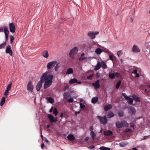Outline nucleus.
I'll list each match as a JSON object with an SVG mask.
<instances>
[{"mask_svg": "<svg viewBox=\"0 0 150 150\" xmlns=\"http://www.w3.org/2000/svg\"><path fill=\"white\" fill-rule=\"evenodd\" d=\"M53 76L49 74L48 71L44 73L42 75L41 77V80L43 81H45L44 88L46 89L50 86L52 82V80Z\"/></svg>", "mask_w": 150, "mask_h": 150, "instance_id": "obj_1", "label": "nucleus"}, {"mask_svg": "<svg viewBox=\"0 0 150 150\" xmlns=\"http://www.w3.org/2000/svg\"><path fill=\"white\" fill-rule=\"evenodd\" d=\"M78 51V49L76 47H75L72 49L69 53V57L72 59L74 58V54H76Z\"/></svg>", "mask_w": 150, "mask_h": 150, "instance_id": "obj_2", "label": "nucleus"}, {"mask_svg": "<svg viewBox=\"0 0 150 150\" xmlns=\"http://www.w3.org/2000/svg\"><path fill=\"white\" fill-rule=\"evenodd\" d=\"M85 54L83 53L81 54L80 57L79 58V61L86 60V61L91 60L93 58V57H85L84 56Z\"/></svg>", "mask_w": 150, "mask_h": 150, "instance_id": "obj_3", "label": "nucleus"}, {"mask_svg": "<svg viewBox=\"0 0 150 150\" xmlns=\"http://www.w3.org/2000/svg\"><path fill=\"white\" fill-rule=\"evenodd\" d=\"M97 117L99 119L101 123L103 124H105L107 122V120L105 116L103 117L98 116Z\"/></svg>", "mask_w": 150, "mask_h": 150, "instance_id": "obj_4", "label": "nucleus"}, {"mask_svg": "<svg viewBox=\"0 0 150 150\" xmlns=\"http://www.w3.org/2000/svg\"><path fill=\"white\" fill-rule=\"evenodd\" d=\"M57 62L55 61L50 62L48 63L47 65V67L48 69L53 68L56 64Z\"/></svg>", "mask_w": 150, "mask_h": 150, "instance_id": "obj_5", "label": "nucleus"}, {"mask_svg": "<svg viewBox=\"0 0 150 150\" xmlns=\"http://www.w3.org/2000/svg\"><path fill=\"white\" fill-rule=\"evenodd\" d=\"M99 33V32L96 31L93 32L92 31H89L88 33V35L89 37L91 39H94L96 37V35Z\"/></svg>", "mask_w": 150, "mask_h": 150, "instance_id": "obj_6", "label": "nucleus"}, {"mask_svg": "<svg viewBox=\"0 0 150 150\" xmlns=\"http://www.w3.org/2000/svg\"><path fill=\"white\" fill-rule=\"evenodd\" d=\"M33 88L32 82L31 81H29L27 86V90L29 92H32L33 91Z\"/></svg>", "mask_w": 150, "mask_h": 150, "instance_id": "obj_7", "label": "nucleus"}, {"mask_svg": "<svg viewBox=\"0 0 150 150\" xmlns=\"http://www.w3.org/2000/svg\"><path fill=\"white\" fill-rule=\"evenodd\" d=\"M10 32L12 33H14L16 31V28L15 25L13 23H10L9 25Z\"/></svg>", "mask_w": 150, "mask_h": 150, "instance_id": "obj_8", "label": "nucleus"}, {"mask_svg": "<svg viewBox=\"0 0 150 150\" xmlns=\"http://www.w3.org/2000/svg\"><path fill=\"white\" fill-rule=\"evenodd\" d=\"M4 32L5 35L6 40H7L9 32L7 26H5L4 27Z\"/></svg>", "mask_w": 150, "mask_h": 150, "instance_id": "obj_9", "label": "nucleus"}, {"mask_svg": "<svg viewBox=\"0 0 150 150\" xmlns=\"http://www.w3.org/2000/svg\"><path fill=\"white\" fill-rule=\"evenodd\" d=\"M47 117L50 119V122H56L57 121V117L54 118V116L52 115L49 114L47 115Z\"/></svg>", "mask_w": 150, "mask_h": 150, "instance_id": "obj_10", "label": "nucleus"}, {"mask_svg": "<svg viewBox=\"0 0 150 150\" xmlns=\"http://www.w3.org/2000/svg\"><path fill=\"white\" fill-rule=\"evenodd\" d=\"M6 52L7 54H9L11 56L12 55V51L10 45H8L7 46L6 49Z\"/></svg>", "mask_w": 150, "mask_h": 150, "instance_id": "obj_11", "label": "nucleus"}, {"mask_svg": "<svg viewBox=\"0 0 150 150\" xmlns=\"http://www.w3.org/2000/svg\"><path fill=\"white\" fill-rule=\"evenodd\" d=\"M92 85L96 89L99 88L100 87L99 80H97L94 83H93Z\"/></svg>", "mask_w": 150, "mask_h": 150, "instance_id": "obj_12", "label": "nucleus"}, {"mask_svg": "<svg viewBox=\"0 0 150 150\" xmlns=\"http://www.w3.org/2000/svg\"><path fill=\"white\" fill-rule=\"evenodd\" d=\"M132 51L134 53H138L140 51L138 47L135 45H134L132 48Z\"/></svg>", "mask_w": 150, "mask_h": 150, "instance_id": "obj_13", "label": "nucleus"}, {"mask_svg": "<svg viewBox=\"0 0 150 150\" xmlns=\"http://www.w3.org/2000/svg\"><path fill=\"white\" fill-rule=\"evenodd\" d=\"M42 82V81L40 79V81L38 82L36 86V89L37 91H39L41 88Z\"/></svg>", "mask_w": 150, "mask_h": 150, "instance_id": "obj_14", "label": "nucleus"}, {"mask_svg": "<svg viewBox=\"0 0 150 150\" xmlns=\"http://www.w3.org/2000/svg\"><path fill=\"white\" fill-rule=\"evenodd\" d=\"M116 126L117 128H121L124 126L123 123L122 121H118L116 123Z\"/></svg>", "mask_w": 150, "mask_h": 150, "instance_id": "obj_15", "label": "nucleus"}, {"mask_svg": "<svg viewBox=\"0 0 150 150\" xmlns=\"http://www.w3.org/2000/svg\"><path fill=\"white\" fill-rule=\"evenodd\" d=\"M101 67V64L100 62H98L97 64L95 66L94 69L95 70H97L99 69Z\"/></svg>", "mask_w": 150, "mask_h": 150, "instance_id": "obj_16", "label": "nucleus"}, {"mask_svg": "<svg viewBox=\"0 0 150 150\" xmlns=\"http://www.w3.org/2000/svg\"><path fill=\"white\" fill-rule=\"evenodd\" d=\"M67 138L69 141H73L75 139V137L73 134H69L67 137Z\"/></svg>", "mask_w": 150, "mask_h": 150, "instance_id": "obj_17", "label": "nucleus"}, {"mask_svg": "<svg viewBox=\"0 0 150 150\" xmlns=\"http://www.w3.org/2000/svg\"><path fill=\"white\" fill-rule=\"evenodd\" d=\"M132 97L133 100H134L136 102H140V98L139 97H137L136 95H132Z\"/></svg>", "mask_w": 150, "mask_h": 150, "instance_id": "obj_18", "label": "nucleus"}, {"mask_svg": "<svg viewBox=\"0 0 150 150\" xmlns=\"http://www.w3.org/2000/svg\"><path fill=\"white\" fill-rule=\"evenodd\" d=\"M42 56L46 58H47L49 57V54L48 51L45 50L43 51L42 52Z\"/></svg>", "mask_w": 150, "mask_h": 150, "instance_id": "obj_19", "label": "nucleus"}, {"mask_svg": "<svg viewBox=\"0 0 150 150\" xmlns=\"http://www.w3.org/2000/svg\"><path fill=\"white\" fill-rule=\"evenodd\" d=\"M102 52V50L100 48H97L95 50V52L97 54L99 55Z\"/></svg>", "mask_w": 150, "mask_h": 150, "instance_id": "obj_20", "label": "nucleus"}, {"mask_svg": "<svg viewBox=\"0 0 150 150\" xmlns=\"http://www.w3.org/2000/svg\"><path fill=\"white\" fill-rule=\"evenodd\" d=\"M115 115L114 113L110 111L108 113L107 117L108 118H110Z\"/></svg>", "mask_w": 150, "mask_h": 150, "instance_id": "obj_21", "label": "nucleus"}, {"mask_svg": "<svg viewBox=\"0 0 150 150\" xmlns=\"http://www.w3.org/2000/svg\"><path fill=\"white\" fill-rule=\"evenodd\" d=\"M77 81L78 80L74 78L71 79L69 81V83L70 84H72L77 82Z\"/></svg>", "mask_w": 150, "mask_h": 150, "instance_id": "obj_22", "label": "nucleus"}, {"mask_svg": "<svg viewBox=\"0 0 150 150\" xmlns=\"http://www.w3.org/2000/svg\"><path fill=\"white\" fill-rule=\"evenodd\" d=\"M112 107V105L110 104H109L105 106L104 110L105 111H107L110 109Z\"/></svg>", "mask_w": 150, "mask_h": 150, "instance_id": "obj_23", "label": "nucleus"}, {"mask_svg": "<svg viewBox=\"0 0 150 150\" xmlns=\"http://www.w3.org/2000/svg\"><path fill=\"white\" fill-rule=\"evenodd\" d=\"M73 70L72 68H68L67 70L66 74H71L73 73Z\"/></svg>", "mask_w": 150, "mask_h": 150, "instance_id": "obj_24", "label": "nucleus"}, {"mask_svg": "<svg viewBox=\"0 0 150 150\" xmlns=\"http://www.w3.org/2000/svg\"><path fill=\"white\" fill-rule=\"evenodd\" d=\"M46 99L50 103L52 104L54 102V99L51 97H46Z\"/></svg>", "mask_w": 150, "mask_h": 150, "instance_id": "obj_25", "label": "nucleus"}, {"mask_svg": "<svg viewBox=\"0 0 150 150\" xmlns=\"http://www.w3.org/2000/svg\"><path fill=\"white\" fill-rule=\"evenodd\" d=\"M100 63L101 64V67L102 66L103 69H105L107 68V66L105 62H104L103 61H101L100 62Z\"/></svg>", "mask_w": 150, "mask_h": 150, "instance_id": "obj_26", "label": "nucleus"}, {"mask_svg": "<svg viewBox=\"0 0 150 150\" xmlns=\"http://www.w3.org/2000/svg\"><path fill=\"white\" fill-rule=\"evenodd\" d=\"M104 134L105 135L109 136L112 134V132L110 130H108V131H105L104 132Z\"/></svg>", "mask_w": 150, "mask_h": 150, "instance_id": "obj_27", "label": "nucleus"}, {"mask_svg": "<svg viewBox=\"0 0 150 150\" xmlns=\"http://www.w3.org/2000/svg\"><path fill=\"white\" fill-rule=\"evenodd\" d=\"M128 143L127 142H121L119 143V145L121 147H124L126 146Z\"/></svg>", "mask_w": 150, "mask_h": 150, "instance_id": "obj_28", "label": "nucleus"}, {"mask_svg": "<svg viewBox=\"0 0 150 150\" xmlns=\"http://www.w3.org/2000/svg\"><path fill=\"white\" fill-rule=\"evenodd\" d=\"M129 110L132 114H134L135 113V109L132 107H130L129 108Z\"/></svg>", "mask_w": 150, "mask_h": 150, "instance_id": "obj_29", "label": "nucleus"}, {"mask_svg": "<svg viewBox=\"0 0 150 150\" xmlns=\"http://www.w3.org/2000/svg\"><path fill=\"white\" fill-rule=\"evenodd\" d=\"M103 52H104L107 53L108 54H112V53L109 51L108 49L106 48H103V50H102Z\"/></svg>", "mask_w": 150, "mask_h": 150, "instance_id": "obj_30", "label": "nucleus"}, {"mask_svg": "<svg viewBox=\"0 0 150 150\" xmlns=\"http://www.w3.org/2000/svg\"><path fill=\"white\" fill-rule=\"evenodd\" d=\"M127 102L130 104H132L133 102V99L130 98L129 97H128L126 99Z\"/></svg>", "mask_w": 150, "mask_h": 150, "instance_id": "obj_31", "label": "nucleus"}, {"mask_svg": "<svg viewBox=\"0 0 150 150\" xmlns=\"http://www.w3.org/2000/svg\"><path fill=\"white\" fill-rule=\"evenodd\" d=\"M6 98L3 97L2 98V100L1 101L0 103V105L1 106H2L4 103L5 101Z\"/></svg>", "mask_w": 150, "mask_h": 150, "instance_id": "obj_32", "label": "nucleus"}, {"mask_svg": "<svg viewBox=\"0 0 150 150\" xmlns=\"http://www.w3.org/2000/svg\"><path fill=\"white\" fill-rule=\"evenodd\" d=\"M90 135L92 139L94 140L96 136V134L93 131H91L90 133Z\"/></svg>", "mask_w": 150, "mask_h": 150, "instance_id": "obj_33", "label": "nucleus"}, {"mask_svg": "<svg viewBox=\"0 0 150 150\" xmlns=\"http://www.w3.org/2000/svg\"><path fill=\"white\" fill-rule=\"evenodd\" d=\"M98 98L97 97H93L92 98L91 102L93 103H96L98 100Z\"/></svg>", "mask_w": 150, "mask_h": 150, "instance_id": "obj_34", "label": "nucleus"}, {"mask_svg": "<svg viewBox=\"0 0 150 150\" xmlns=\"http://www.w3.org/2000/svg\"><path fill=\"white\" fill-rule=\"evenodd\" d=\"M100 150H110V149L109 148H108L104 146L101 147L100 148Z\"/></svg>", "mask_w": 150, "mask_h": 150, "instance_id": "obj_35", "label": "nucleus"}, {"mask_svg": "<svg viewBox=\"0 0 150 150\" xmlns=\"http://www.w3.org/2000/svg\"><path fill=\"white\" fill-rule=\"evenodd\" d=\"M115 76V75L114 73L112 74L110 73L109 75V78L111 79L114 78Z\"/></svg>", "mask_w": 150, "mask_h": 150, "instance_id": "obj_36", "label": "nucleus"}, {"mask_svg": "<svg viewBox=\"0 0 150 150\" xmlns=\"http://www.w3.org/2000/svg\"><path fill=\"white\" fill-rule=\"evenodd\" d=\"M53 114L55 115H56L58 113V112L57 111V108H54V110H53Z\"/></svg>", "mask_w": 150, "mask_h": 150, "instance_id": "obj_37", "label": "nucleus"}, {"mask_svg": "<svg viewBox=\"0 0 150 150\" xmlns=\"http://www.w3.org/2000/svg\"><path fill=\"white\" fill-rule=\"evenodd\" d=\"M121 83V81L120 80L116 84V88L117 89L119 87Z\"/></svg>", "mask_w": 150, "mask_h": 150, "instance_id": "obj_38", "label": "nucleus"}, {"mask_svg": "<svg viewBox=\"0 0 150 150\" xmlns=\"http://www.w3.org/2000/svg\"><path fill=\"white\" fill-rule=\"evenodd\" d=\"M10 43L12 44L13 42L14 39V38L12 35H10Z\"/></svg>", "mask_w": 150, "mask_h": 150, "instance_id": "obj_39", "label": "nucleus"}, {"mask_svg": "<svg viewBox=\"0 0 150 150\" xmlns=\"http://www.w3.org/2000/svg\"><path fill=\"white\" fill-rule=\"evenodd\" d=\"M11 83H10L9 84L6 88V90L8 91H9L11 89Z\"/></svg>", "mask_w": 150, "mask_h": 150, "instance_id": "obj_40", "label": "nucleus"}, {"mask_svg": "<svg viewBox=\"0 0 150 150\" xmlns=\"http://www.w3.org/2000/svg\"><path fill=\"white\" fill-rule=\"evenodd\" d=\"M6 45V43L5 42H3L0 45V49L3 48Z\"/></svg>", "mask_w": 150, "mask_h": 150, "instance_id": "obj_41", "label": "nucleus"}, {"mask_svg": "<svg viewBox=\"0 0 150 150\" xmlns=\"http://www.w3.org/2000/svg\"><path fill=\"white\" fill-rule=\"evenodd\" d=\"M64 96L65 98H67L69 97L68 93L67 92L64 93Z\"/></svg>", "mask_w": 150, "mask_h": 150, "instance_id": "obj_42", "label": "nucleus"}, {"mask_svg": "<svg viewBox=\"0 0 150 150\" xmlns=\"http://www.w3.org/2000/svg\"><path fill=\"white\" fill-rule=\"evenodd\" d=\"M118 114L119 116L122 117L123 115V113L122 111H119L118 112Z\"/></svg>", "mask_w": 150, "mask_h": 150, "instance_id": "obj_43", "label": "nucleus"}, {"mask_svg": "<svg viewBox=\"0 0 150 150\" xmlns=\"http://www.w3.org/2000/svg\"><path fill=\"white\" fill-rule=\"evenodd\" d=\"M109 55V59L112 61H113V57H114L112 54H108Z\"/></svg>", "mask_w": 150, "mask_h": 150, "instance_id": "obj_44", "label": "nucleus"}, {"mask_svg": "<svg viewBox=\"0 0 150 150\" xmlns=\"http://www.w3.org/2000/svg\"><path fill=\"white\" fill-rule=\"evenodd\" d=\"M60 67V66L59 65V64H57L56 65L54 69L55 71H57V70Z\"/></svg>", "mask_w": 150, "mask_h": 150, "instance_id": "obj_45", "label": "nucleus"}, {"mask_svg": "<svg viewBox=\"0 0 150 150\" xmlns=\"http://www.w3.org/2000/svg\"><path fill=\"white\" fill-rule=\"evenodd\" d=\"M92 44L93 45H98V47H101V46L99 45L98 43H97V42H96V41H93V42H92Z\"/></svg>", "mask_w": 150, "mask_h": 150, "instance_id": "obj_46", "label": "nucleus"}, {"mask_svg": "<svg viewBox=\"0 0 150 150\" xmlns=\"http://www.w3.org/2000/svg\"><path fill=\"white\" fill-rule=\"evenodd\" d=\"M122 54V51L121 50L117 52V54L118 56H120Z\"/></svg>", "mask_w": 150, "mask_h": 150, "instance_id": "obj_47", "label": "nucleus"}, {"mask_svg": "<svg viewBox=\"0 0 150 150\" xmlns=\"http://www.w3.org/2000/svg\"><path fill=\"white\" fill-rule=\"evenodd\" d=\"M8 91L6 90L5 91L4 93V95L6 96V97L8 95Z\"/></svg>", "mask_w": 150, "mask_h": 150, "instance_id": "obj_48", "label": "nucleus"}, {"mask_svg": "<svg viewBox=\"0 0 150 150\" xmlns=\"http://www.w3.org/2000/svg\"><path fill=\"white\" fill-rule=\"evenodd\" d=\"M123 123L124 125L126 127H127L129 125L128 123L125 121H124Z\"/></svg>", "mask_w": 150, "mask_h": 150, "instance_id": "obj_49", "label": "nucleus"}, {"mask_svg": "<svg viewBox=\"0 0 150 150\" xmlns=\"http://www.w3.org/2000/svg\"><path fill=\"white\" fill-rule=\"evenodd\" d=\"M149 135L144 136L143 138L141 139V140H143L147 139L148 138V137H149Z\"/></svg>", "mask_w": 150, "mask_h": 150, "instance_id": "obj_50", "label": "nucleus"}, {"mask_svg": "<svg viewBox=\"0 0 150 150\" xmlns=\"http://www.w3.org/2000/svg\"><path fill=\"white\" fill-rule=\"evenodd\" d=\"M67 101L69 103L72 102L73 101V99L72 98H69L68 100Z\"/></svg>", "mask_w": 150, "mask_h": 150, "instance_id": "obj_51", "label": "nucleus"}, {"mask_svg": "<svg viewBox=\"0 0 150 150\" xmlns=\"http://www.w3.org/2000/svg\"><path fill=\"white\" fill-rule=\"evenodd\" d=\"M93 76V75H91L87 77V79H91Z\"/></svg>", "mask_w": 150, "mask_h": 150, "instance_id": "obj_52", "label": "nucleus"}, {"mask_svg": "<svg viewBox=\"0 0 150 150\" xmlns=\"http://www.w3.org/2000/svg\"><path fill=\"white\" fill-rule=\"evenodd\" d=\"M122 95L125 97V98L126 99L127 98L128 96H127L126 94L125 93H122Z\"/></svg>", "mask_w": 150, "mask_h": 150, "instance_id": "obj_53", "label": "nucleus"}, {"mask_svg": "<svg viewBox=\"0 0 150 150\" xmlns=\"http://www.w3.org/2000/svg\"><path fill=\"white\" fill-rule=\"evenodd\" d=\"M80 107L81 108H83L85 106L83 104H82V103H80Z\"/></svg>", "mask_w": 150, "mask_h": 150, "instance_id": "obj_54", "label": "nucleus"}, {"mask_svg": "<svg viewBox=\"0 0 150 150\" xmlns=\"http://www.w3.org/2000/svg\"><path fill=\"white\" fill-rule=\"evenodd\" d=\"M132 73L137 74V70L136 69H134Z\"/></svg>", "mask_w": 150, "mask_h": 150, "instance_id": "obj_55", "label": "nucleus"}, {"mask_svg": "<svg viewBox=\"0 0 150 150\" xmlns=\"http://www.w3.org/2000/svg\"><path fill=\"white\" fill-rule=\"evenodd\" d=\"M115 76L116 77H118L120 76V74L118 72H116L115 73Z\"/></svg>", "mask_w": 150, "mask_h": 150, "instance_id": "obj_56", "label": "nucleus"}, {"mask_svg": "<svg viewBox=\"0 0 150 150\" xmlns=\"http://www.w3.org/2000/svg\"><path fill=\"white\" fill-rule=\"evenodd\" d=\"M40 134H41V138L42 139H44V138L43 137L42 135V130H41V128H40Z\"/></svg>", "mask_w": 150, "mask_h": 150, "instance_id": "obj_57", "label": "nucleus"}, {"mask_svg": "<svg viewBox=\"0 0 150 150\" xmlns=\"http://www.w3.org/2000/svg\"><path fill=\"white\" fill-rule=\"evenodd\" d=\"M43 140H44V141L47 143H48L49 142L48 140L45 137H44Z\"/></svg>", "mask_w": 150, "mask_h": 150, "instance_id": "obj_58", "label": "nucleus"}, {"mask_svg": "<svg viewBox=\"0 0 150 150\" xmlns=\"http://www.w3.org/2000/svg\"><path fill=\"white\" fill-rule=\"evenodd\" d=\"M95 148V146H89L88 148L89 149H93Z\"/></svg>", "mask_w": 150, "mask_h": 150, "instance_id": "obj_59", "label": "nucleus"}, {"mask_svg": "<svg viewBox=\"0 0 150 150\" xmlns=\"http://www.w3.org/2000/svg\"><path fill=\"white\" fill-rule=\"evenodd\" d=\"M96 76L97 77H99L100 76V74L98 72L96 74Z\"/></svg>", "mask_w": 150, "mask_h": 150, "instance_id": "obj_60", "label": "nucleus"}, {"mask_svg": "<svg viewBox=\"0 0 150 150\" xmlns=\"http://www.w3.org/2000/svg\"><path fill=\"white\" fill-rule=\"evenodd\" d=\"M4 31V28H0V32H3Z\"/></svg>", "mask_w": 150, "mask_h": 150, "instance_id": "obj_61", "label": "nucleus"}, {"mask_svg": "<svg viewBox=\"0 0 150 150\" xmlns=\"http://www.w3.org/2000/svg\"><path fill=\"white\" fill-rule=\"evenodd\" d=\"M132 131V130L130 129H126V132H129V131L131 132Z\"/></svg>", "mask_w": 150, "mask_h": 150, "instance_id": "obj_62", "label": "nucleus"}, {"mask_svg": "<svg viewBox=\"0 0 150 150\" xmlns=\"http://www.w3.org/2000/svg\"><path fill=\"white\" fill-rule=\"evenodd\" d=\"M44 144L43 143L42 144H41V147L42 149H43V147H44Z\"/></svg>", "mask_w": 150, "mask_h": 150, "instance_id": "obj_63", "label": "nucleus"}, {"mask_svg": "<svg viewBox=\"0 0 150 150\" xmlns=\"http://www.w3.org/2000/svg\"><path fill=\"white\" fill-rule=\"evenodd\" d=\"M89 139V137H86L85 138V140L86 141H87Z\"/></svg>", "mask_w": 150, "mask_h": 150, "instance_id": "obj_64", "label": "nucleus"}]
</instances>
